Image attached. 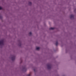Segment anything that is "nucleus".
Listing matches in <instances>:
<instances>
[{
  "instance_id": "obj_1",
  "label": "nucleus",
  "mask_w": 76,
  "mask_h": 76,
  "mask_svg": "<svg viewBox=\"0 0 76 76\" xmlns=\"http://www.w3.org/2000/svg\"><path fill=\"white\" fill-rule=\"evenodd\" d=\"M0 45H4V40L2 39L0 41Z\"/></svg>"
},
{
  "instance_id": "obj_2",
  "label": "nucleus",
  "mask_w": 76,
  "mask_h": 76,
  "mask_svg": "<svg viewBox=\"0 0 76 76\" xmlns=\"http://www.w3.org/2000/svg\"><path fill=\"white\" fill-rule=\"evenodd\" d=\"M48 68L49 69H50L51 68V65L50 64H48L47 65Z\"/></svg>"
},
{
  "instance_id": "obj_3",
  "label": "nucleus",
  "mask_w": 76,
  "mask_h": 76,
  "mask_svg": "<svg viewBox=\"0 0 76 76\" xmlns=\"http://www.w3.org/2000/svg\"><path fill=\"white\" fill-rule=\"evenodd\" d=\"M15 59V56H14L12 57V61H13V60H14Z\"/></svg>"
},
{
  "instance_id": "obj_4",
  "label": "nucleus",
  "mask_w": 76,
  "mask_h": 76,
  "mask_svg": "<svg viewBox=\"0 0 76 76\" xmlns=\"http://www.w3.org/2000/svg\"><path fill=\"white\" fill-rule=\"evenodd\" d=\"M49 29L50 30H54V28L51 27L50 28H49Z\"/></svg>"
},
{
  "instance_id": "obj_5",
  "label": "nucleus",
  "mask_w": 76,
  "mask_h": 76,
  "mask_svg": "<svg viewBox=\"0 0 76 76\" xmlns=\"http://www.w3.org/2000/svg\"><path fill=\"white\" fill-rule=\"evenodd\" d=\"M74 18V16L73 15H70V18Z\"/></svg>"
},
{
  "instance_id": "obj_6",
  "label": "nucleus",
  "mask_w": 76,
  "mask_h": 76,
  "mask_svg": "<svg viewBox=\"0 0 76 76\" xmlns=\"http://www.w3.org/2000/svg\"><path fill=\"white\" fill-rule=\"evenodd\" d=\"M40 48L39 47H37L36 48V50H39Z\"/></svg>"
},
{
  "instance_id": "obj_7",
  "label": "nucleus",
  "mask_w": 76,
  "mask_h": 76,
  "mask_svg": "<svg viewBox=\"0 0 76 76\" xmlns=\"http://www.w3.org/2000/svg\"><path fill=\"white\" fill-rule=\"evenodd\" d=\"M28 4H29V5H31V4H32V3H31V2H29L28 3Z\"/></svg>"
},
{
  "instance_id": "obj_8",
  "label": "nucleus",
  "mask_w": 76,
  "mask_h": 76,
  "mask_svg": "<svg viewBox=\"0 0 76 76\" xmlns=\"http://www.w3.org/2000/svg\"><path fill=\"white\" fill-rule=\"evenodd\" d=\"M56 46H57V45H58V42H56Z\"/></svg>"
},
{
  "instance_id": "obj_9",
  "label": "nucleus",
  "mask_w": 76,
  "mask_h": 76,
  "mask_svg": "<svg viewBox=\"0 0 76 76\" xmlns=\"http://www.w3.org/2000/svg\"><path fill=\"white\" fill-rule=\"evenodd\" d=\"M3 9V8H2V7H0V10H2Z\"/></svg>"
},
{
  "instance_id": "obj_10",
  "label": "nucleus",
  "mask_w": 76,
  "mask_h": 76,
  "mask_svg": "<svg viewBox=\"0 0 76 76\" xmlns=\"http://www.w3.org/2000/svg\"><path fill=\"white\" fill-rule=\"evenodd\" d=\"M29 34H30V35H32V33L31 32H30Z\"/></svg>"
},
{
  "instance_id": "obj_11",
  "label": "nucleus",
  "mask_w": 76,
  "mask_h": 76,
  "mask_svg": "<svg viewBox=\"0 0 76 76\" xmlns=\"http://www.w3.org/2000/svg\"><path fill=\"white\" fill-rule=\"evenodd\" d=\"M27 76H31V74H29L27 75Z\"/></svg>"
},
{
  "instance_id": "obj_12",
  "label": "nucleus",
  "mask_w": 76,
  "mask_h": 76,
  "mask_svg": "<svg viewBox=\"0 0 76 76\" xmlns=\"http://www.w3.org/2000/svg\"><path fill=\"white\" fill-rule=\"evenodd\" d=\"M34 71H35V69L34 70Z\"/></svg>"
}]
</instances>
